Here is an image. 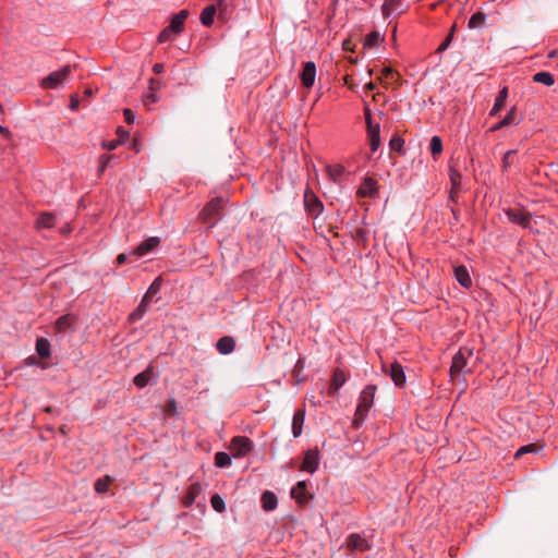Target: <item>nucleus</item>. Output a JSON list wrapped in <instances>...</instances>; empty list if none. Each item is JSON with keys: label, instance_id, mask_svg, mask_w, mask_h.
Instances as JSON below:
<instances>
[{"label": "nucleus", "instance_id": "obj_59", "mask_svg": "<svg viewBox=\"0 0 558 558\" xmlns=\"http://www.w3.org/2000/svg\"><path fill=\"white\" fill-rule=\"evenodd\" d=\"M342 46H343L344 50H352V48H351V40L350 39L344 40Z\"/></svg>", "mask_w": 558, "mask_h": 558}, {"label": "nucleus", "instance_id": "obj_1", "mask_svg": "<svg viewBox=\"0 0 558 558\" xmlns=\"http://www.w3.org/2000/svg\"><path fill=\"white\" fill-rule=\"evenodd\" d=\"M376 390L377 387L375 385H368L362 390L353 420V424L356 427L360 426L366 418L367 413L374 403Z\"/></svg>", "mask_w": 558, "mask_h": 558}, {"label": "nucleus", "instance_id": "obj_61", "mask_svg": "<svg viewBox=\"0 0 558 558\" xmlns=\"http://www.w3.org/2000/svg\"><path fill=\"white\" fill-rule=\"evenodd\" d=\"M84 95H85V96H88V97H89V96H92V95H93V90H92V88H86V89L84 90Z\"/></svg>", "mask_w": 558, "mask_h": 558}, {"label": "nucleus", "instance_id": "obj_27", "mask_svg": "<svg viewBox=\"0 0 558 558\" xmlns=\"http://www.w3.org/2000/svg\"><path fill=\"white\" fill-rule=\"evenodd\" d=\"M515 123H517V114H515V108L513 107L500 122H498L496 125H494L490 129V131L495 132L504 126H508L510 124H515Z\"/></svg>", "mask_w": 558, "mask_h": 558}, {"label": "nucleus", "instance_id": "obj_64", "mask_svg": "<svg viewBox=\"0 0 558 558\" xmlns=\"http://www.w3.org/2000/svg\"><path fill=\"white\" fill-rule=\"evenodd\" d=\"M46 411H47V412H50V411H51V408H50V407L46 408Z\"/></svg>", "mask_w": 558, "mask_h": 558}, {"label": "nucleus", "instance_id": "obj_20", "mask_svg": "<svg viewBox=\"0 0 558 558\" xmlns=\"http://www.w3.org/2000/svg\"><path fill=\"white\" fill-rule=\"evenodd\" d=\"M75 317L72 315H63L59 317L54 324V328L60 332H66L72 329Z\"/></svg>", "mask_w": 558, "mask_h": 558}, {"label": "nucleus", "instance_id": "obj_25", "mask_svg": "<svg viewBox=\"0 0 558 558\" xmlns=\"http://www.w3.org/2000/svg\"><path fill=\"white\" fill-rule=\"evenodd\" d=\"M217 9L214 4L207 5L201 13V22L203 25L209 27L214 23Z\"/></svg>", "mask_w": 558, "mask_h": 558}, {"label": "nucleus", "instance_id": "obj_24", "mask_svg": "<svg viewBox=\"0 0 558 558\" xmlns=\"http://www.w3.org/2000/svg\"><path fill=\"white\" fill-rule=\"evenodd\" d=\"M202 493V485L199 483H194L189 487L187 494L185 495L183 499L184 506L189 507L191 506L195 500L196 497Z\"/></svg>", "mask_w": 558, "mask_h": 558}, {"label": "nucleus", "instance_id": "obj_22", "mask_svg": "<svg viewBox=\"0 0 558 558\" xmlns=\"http://www.w3.org/2000/svg\"><path fill=\"white\" fill-rule=\"evenodd\" d=\"M234 345H235L234 339L232 337H229V336L220 338L218 340L217 344H216L217 350L221 354H229V353H231L234 350Z\"/></svg>", "mask_w": 558, "mask_h": 558}, {"label": "nucleus", "instance_id": "obj_49", "mask_svg": "<svg viewBox=\"0 0 558 558\" xmlns=\"http://www.w3.org/2000/svg\"><path fill=\"white\" fill-rule=\"evenodd\" d=\"M162 87V83L158 80L150 78L149 80V90L157 92Z\"/></svg>", "mask_w": 558, "mask_h": 558}, {"label": "nucleus", "instance_id": "obj_35", "mask_svg": "<svg viewBox=\"0 0 558 558\" xmlns=\"http://www.w3.org/2000/svg\"><path fill=\"white\" fill-rule=\"evenodd\" d=\"M54 226V216L51 215V214H43L38 219H37V227L38 228H52Z\"/></svg>", "mask_w": 558, "mask_h": 558}, {"label": "nucleus", "instance_id": "obj_47", "mask_svg": "<svg viewBox=\"0 0 558 558\" xmlns=\"http://www.w3.org/2000/svg\"><path fill=\"white\" fill-rule=\"evenodd\" d=\"M452 41V34H449L444 43L437 48V53H442L447 48L449 47L450 43Z\"/></svg>", "mask_w": 558, "mask_h": 558}, {"label": "nucleus", "instance_id": "obj_55", "mask_svg": "<svg viewBox=\"0 0 558 558\" xmlns=\"http://www.w3.org/2000/svg\"><path fill=\"white\" fill-rule=\"evenodd\" d=\"M0 134L8 138L11 136V132L9 131V129L2 125H0Z\"/></svg>", "mask_w": 558, "mask_h": 558}, {"label": "nucleus", "instance_id": "obj_2", "mask_svg": "<svg viewBox=\"0 0 558 558\" xmlns=\"http://www.w3.org/2000/svg\"><path fill=\"white\" fill-rule=\"evenodd\" d=\"M222 206L223 198H213L210 202L206 204V206L199 213V219L204 223H207L210 228H213L222 217Z\"/></svg>", "mask_w": 558, "mask_h": 558}, {"label": "nucleus", "instance_id": "obj_31", "mask_svg": "<svg viewBox=\"0 0 558 558\" xmlns=\"http://www.w3.org/2000/svg\"><path fill=\"white\" fill-rule=\"evenodd\" d=\"M36 351L40 357H48L50 355V343L45 338H39L36 342Z\"/></svg>", "mask_w": 558, "mask_h": 558}, {"label": "nucleus", "instance_id": "obj_50", "mask_svg": "<svg viewBox=\"0 0 558 558\" xmlns=\"http://www.w3.org/2000/svg\"><path fill=\"white\" fill-rule=\"evenodd\" d=\"M109 160H110V156L102 155L100 157L99 172H104L105 171Z\"/></svg>", "mask_w": 558, "mask_h": 558}, {"label": "nucleus", "instance_id": "obj_6", "mask_svg": "<svg viewBox=\"0 0 558 558\" xmlns=\"http://www.w3.org/2000/svg\"><path fill=\"white\" fill-rule=\"evenodd\" d=\"M505 215L512 223L523 228H529L531 223V214L521 209L509 208L505 210Z\"/></svg>", "mask_w": 558, "mask_h": 558}, {"label": "nucleus", "instance_id": "obj_48", "mask_svg": "<svg viewBox=\"0 0 558 558\" xmlns=\"http://www.w3.org/2000/svg\"><path fill=\"white\" fill-rule=\"evenodd\" d=\"M123 114H124V118H125V122L128 124H132L134 122L135 114H134V112L131 109H124Z\"/></svg>", "mask_w": 558, "mask_h": 558}, {"label": "nucleus", "instance_id": "obj_39", "mask_svg": "<svg viewBox=\"0 0 558 558\" xmlns=\"http://www.w3.org/2000/svg\"><path fill=\"white\" fill-rule=\"evenodd\" d=\"M450 181L452 184V190L458 189L461 184V174L453 168H450ZM451 197L453 198V191H451Z\"/></svg>", "mask_w": 558, "mask_h": 558}, {"label": "nucleus", "instance_id": "obj_63", "mask_svg": "<svg viewBox=\"0 0 558 558\" xmlns=\"http://www.w3.org/2000/svg\"><path fill=\"white\" fill-rule=\"evenodd\" d=\"M555 54H556V51L550 52V53H549V58H554V57H555Z\"/></svg>", "mask_w": 558, "mask_h": 558}, {"label": "nucleus", "instance_id": "obj_37", "mask_svg": "<svg viewBox=\"0 0 558 558\" xmlns=\"http://www.w3.org/2000/svg\"><path fill=\"white\" fill-rule=\"evenodd\" d=\"M327 172H328L329 178L332 181L337 182L343 174L344 167L341 165L329 166V167H327Z\"/></svg>", "mask_w": 558, "mask_h": 558}, {"label": "nucleus", "instance_id": "obj_54", "mask_svg": "<svg viewBox=\"0 0 558 558\" xmlns=\"http://www.w3.org/2000/svg\"><path fill=\"white\" fill-rule=\"evenodd\" d=\"M165 70V65L162 63H156L153 66V71L155 74H161Z\"/></svg>", "mask_w": 558, "mask_h": 558}, {"label": "nucleus", "instance_id": "obj_38", "mask_svg": "<svg viewBox=\"0 0 558 558\" xmlns=\"http://www.w3.org/2000/svg\"><path fill=\"white\" fill-rule=\"evenodd\" d=\"M215 464L219 468H226L231 464V458L226 452H217L215 456Z\"/></svg>", "mask_w": 558, "mask_h": 558}, {"label": "nucleus", "instance_id": "obj_15", "mask_svg": "<svg viewBox=\"0 0 558 558\" xmlns=\"http://www.w3.org/2000/svg\"><path fill=\"white\" fill-rule=\"evenodd\" d=\"M157 374L151 365H149L144 372L137 374L133 383L137 388L146 387L153 378H156Z\"/></svg>", "mask_w": 558, "mask_h": 558}, {"label": "nucleus", "instance_id": "obj_17", "mask_svg": "<svg viewBox=\"0 0 558 558\" xmlns=\"http://www.w3.org/2000/svg\"><path fill=\"white\" fill-rule=\"evenodd\" d=\"M187 16H189L187 10H181L179 13L173 15V17L171 19L170 24H169L170 29L173 31L174 33H179V34L182 33V31L184 29V23H185Z\"/></svg>", "mask_w": 558, "mask_h": 558}, {"label": "nucleus", "instance_id": "obj_13", "mask_svg": "<svg viewBox=\"0 0 558 558\" xmlns=\"http://www.w3.org/2000/svg\"><path fill=\"white\" fill-rule=\"evenodd\" d=\"M316 66L312 61L305 62L301 73V81L304 87L310 88L315 82Z\"/></svg>", "mask_w": 558, "mask_h": 558}, {"label": "nucleus", "instance_id": "obj_33", "mask_svg": "<svg viewBox=\"0 0 558 558\" xmlns=\"http://www.w3.org/2000/svg\"><path fill=\"white\" fill-rule=\"evenodd\" d=\"M399 73L395 72L391 68H384L381 70L380 80L386 84H391L399 78Z\"/></svg>", "mask_w": 558, "mask_h": 558}, {"label": "nucleus", "instance_id": "obj_18", "mask_svg": "<svg viewBox=\"0 0 558 558\" xmlns=\"http://www.w3.org/2000/svg\"><path fill=\"white\" fill-rule=\"evenodd\" d=\"M305 418V411L298 410L292 420V433L294 437H299L302 434L303 424Z\"/></svg>", "mask_w": 558, "mask_h": 558}, {"label": "nucleus", "instance_id": "obj_9", "mask_svg": "<svg viewBox=\"0 0 558 558\" xmlns=\"http://www.w3.org/2000/svg\"><path fill=\"white\" fill-rule=\"evenodd\" d=\"M304 205L310 215L317 217L323 210V204L318 197L311 191L304 194Z\"/></svg>", "mask_w": 558, "mask_h": 558}, {"label": "nucleus", "instance_id": "obj_40", "mask_svg": "<svg viewBox=\"0 0 558 558\" xmlns=\"http://www.w3.org/2000/svg\"><path fill=\"white\" fill-rule=\"evenodd\" d=\"M178 34L179 33H174L168 26L165 29H162L161 33L159 34L158 41L159 43L172 41L174 39V36L178 35Z\"/></svg>", "mask_w": 558, "mask_h": 558}, {"label": "nucleus", "instance_id": "obj_44", "mask_svg": "<svg viewBox=\"0 0 558 558\" xmlns=\"http://www.w3.org/2000/svg\"><path fill=\"white\" fill-rule=\"evenodd\" d=\"M159 100L158 96L156 95V92L149 90L143 96V102L145 106H148L149 104H155Z\"/></svg>", "mask_w": 558, "mask_h": 558}, {"label": "nucleus", "instance_id": "obj_23", "mask_svg": "<svg viewBox=\"0 0 558 558\" xmlns=\"http://www.w3.org/2000/svg\"><path fill=\"white\" fill-rule=\"evenodd\" d=\"M345 381L347 377L341 369H336L332 375L331 384L329 387V393L336 392L339 388H341L344 385Z\"/></svg>", "mask_w": 558, "mask_h": 558}, {"label": "nucleus", "instance_id": "obj_56", "mask_svg": "<svg viewBox=\"0 0 558 558\" xmlns=\"http://www.w3.org/2000/svg\"><path fill=\"white\" fill-rule=\"evenodd\" d=\"M395 3H396V0H386L383 5V10L385 11V10L390 9Z\"/></svg>", "mask_w": 558, "mask_h": 558}, {"label": "nucleus", "instance_id": "obj_11", "mask_svg": "<svg viewBox=\"0 0 558 558\" xmlns=\"http://www.w3.org/2000/svg\"><path fill=\"white\" fill-rule=\"evenodd\" d=\"M384 371L388 373L396 386L402 387L405 383V374L403 367L398 362L392 363L387 369L384 366Z\"/></svg>", "mask_w": 558, "mask_h": 558}, {"label": "nucleus", "instance_id": "obj_12", "mask_svg": "<svg viewBox=\"0 0 558 558\" xmlns=\"http://www.w3.org/2000/svg\"><path fill=\"white\" fill-rule=\"evenodd\" d=\"M160 243V239L158 236H151L142 242L137 247H135L132 251V254L142 257L149 252H151L154 248H156Z\"/></svg>", "mask_w": 558, "mask_h": 558}, {"label": "nucleus", "instance_id": "obj_45", "mask_svg": "<svg viewBox=\"0 0 558 558\" xmlns=\"http://www.w3.org/2000/svg\"><path fill=\"white\" fill-rule=\"evenodd\" d=\"M515 154V150H508L502 157V170L506 171L511 166L510 157Z\"/></svg>", "mask_w": 558, "mask_h": 558}, {"label": "nucleus", "instance_id": "obj_30", "mask_svg": "<svg viewBox=\"0 0 558 558\" xmlns=\"http://www.w3.org/2000/svg\"><path fill=\"white\" fill-rule=\"evenodd\" d=\"M485 21H486V15L483 12H476L469 20V27L471 29L481 28L484 26Z\"/></svg>", "mask_w": 558, "mask_h": 558}, {"label": "nucleus", "instance_id": "obj_42", "mask_svg": "<svg viewBox=\"0 0 558 558\" xmlns=\"http://www.w3.org/2000/svg\"><path fill=\"white\" fill-rule=\"evenodd\" d=\"M160 290V278L155 279V281L150 284L147 292L144 296L151 300L154 295H156Z\"/></svg>", "mask_w": 558, "mask_h": 558}, {"label": "nucleus", "instance_id": "obj_62", "mask_svg": "<svg viewBox=\"0 0 558 558\" xmlns=\"http://www.w3.org/2000/svg\"><path fill=\"white\" fill-rule=\"evenodd\" d=\"M454 31H456V25H453V26L451 27V29H450V33H449V34H452V35H453V34H454Z\"/></svg>", "mask_w": 558, "mask_h": 558}, {"label": "nucleus", "instance_id": "obj_16", "mask_svg": "<svg viewBox=\"0 0 558 558\" xmlns=\"http://www.w3.org/2000/svg\"><path fill=\"white\" fill-rule=\"evenodd\" d=\"M361 197H376L377 182L372 178H366L357 191Z\"/></svg>", "mask_w": 558, "mask_h": 558}, {"label": "nucleus", "instance_id": "obj_41", "mask_svg": "<svg viewBox=\"0 0 558 558\" xmlns=\"http://www.w3.org/2000/svg\"><path fill=\"white\" fill-rule=\"evenodd\" d=\"M211 506L213 508L217 511V512H223L225 509H226V505H225V501L223 499L218 495V494H215L213 497H211Z\"/></svg>", "mask_w": 558, "mask_h": 558}, {"label": "nucleus", "instance_id": "obj_8", "mask_svg": "<svg viewBox=\"0 0 558 558\" xmlns=\"http://www.w3.org/2000/svg\"><path fill=\"white\" fill-rule=\"evenodd\" d=\"M319 464V452L317 449H308L301 465L302 471L314 473Z\"/></svg>", "mask_w": 558, "mask_h": 558}, {"label": "nucleus", "instance_id": "obj_53", "mask_svg": "<svg viewBox=\"0 0 558 558\" xmlns=\"http://www.w3.org/2000/svg\"><path fill=\"white\" fill-rule=\"evenodd\" d=\"M119 144H120V141H110L105 144V148L108 150H113L118 147Z\"/></svg>", "mask_w": 558, "mask_h": 558}, {"label": "nucleus", "instance_id": "obj_4", "mask_svg": "<svg viewBox=\"0 0 558 558\" xmlns=\"http://www.w3.org/2000/svg\"><path fill=\"white\" fill-rule=\"evenodd\" d=\"M466 355H472V352L469 351V350H459L453 359H452V364H451V367H450V377L452 379H456L458 376H460L462 374V372L464 371L465 366H466Z\"/></svg>", "mask_w": 558, "mask_h": 558}, {"label": "nucleus", "instance_id": "obj_10", "mask_svg": "<svg viewBox=\"0 0 558 558\" xmlns=\"http://www.w3.org/2000/svg\"><path fill=\"white\" fill-rule=\"evenodd\" d=\"M347 547L349 550L351 551H359V553H363L367 549H369V544L368 542L362 537L360 534H351L348 538H347Z\"/></svg>", "mask_w": 558, "mask_h": 558}, {"label": "nucleus", "instance_id": "obj_5", "mask_svg": "<svg viewBox=\"0 0 558 558\" xmlns=\"http://www.w3.org/2000/svg\"><path fill=\"white\" fill-rule=\"evenodd\" d=\"M253 449V442L244 436H236L231 440L230 450L233 457L240 458Z\"/></svg>", "mask_w": 558, "mask_h": 558}, {"label": "nucleus", "instance_id": "obj_26", "mask_svg": "<svg viewBox=\"0 0 558 558\" xmlns=\"http://www.w3.org/2000/svg\"><path fill=\"white\" fill-rule=\"evenodd\" d=\"M262 507L265 511H271L277 507V497L272 492L266 490L262 495Z\"/></svg>", "mask_w": 558, "mask_h": 558}, {"label": "nucleus", "instance_id": "obj_46", "mask_svg": "<svg viewBox=\"0 0 558 558\" xmlns=\"http://www.w3.org/2000/svg\"><path fill=\"white\" fill-rule=\"evenodd\" d=\"M537 450V447L535 445H527V446H523L521 447L517 452H515V458H519L521 457L522 454L524 453H527V452H532V451H535Z\"/></svg>", "mask_w": 558, "mask_h": 558}, {"label": "nucleus", "instance_id": "obj_28", "mask_svg": "<svg viewBox=\"0 0 558 558\" xmlns=\"http://www.w3.org/2000/svg\"><path fill=\"white\" fill-rule=\"evenodd\" d=\"M384 35H381L378 31H373L369 33L364 39V48H373L378 45L380 41H384Z\"/></svg>", "mask_w": 558, "mask_h": 558}, {"label": "nucleus", "instance_id": "obj_57", "mask_svg": "<svg viewBox=\"0 0 558 558\" xmlns=\"http://www.w3.org/2000/svg\"><path fill=\"white\" fill-rule=\"evenodd\" d=\"M126 260V255L125 254H119L118 257H117V264L118 265H122L123 263H125Z\"/></svg>", "mask_w": 558, "mask_h": 558}, {"label": "nucleus", "instance_id": "obj_60", "mask_svg": "<svg viewBox=\"0 0 558 558\" xmlns=\"http://www.w3.org/2000/svg\"><path fill=\"white\" fill-rule=\"evenodd\" d=\"M365 88L368 90H373V89H375V84L373 82H369L365 85Z\"/></svg>", "mask_w": 558, "mask_h": 558}, {"label": "nucleus", "instance_id": "obj_14", "mask_svg": "<svg viewBox=\"0 0 558 558\" xmlns=\"http://www.w3.org/2000/svg\"><path fill=\"white\" fill-rule=\"evenodd\" d=\"M291 497L294 498L299 505H305L312 498V496L306 493V482H298L291 489Z\"/></svg>", "mask_w": 558, "mask_h": 558}, {"label": "nucleus", "instance_id": "obj_58", "mask_svg": "<svg viewBox=\"0 0 558 558\" xmlns=\"http://www.w3.org/2000/svg\"><path fill=\"white\" fill-rule=\"evenodd\" d=\"M174 411H175V401L172 399V400L169 401L168 412L173 413Z\"/></svg>", "mask_w": 558, "mask_h": 558}, {"label": "nucleus", "instance_id": "obj_21", "mask_svg": "<svg viewBox=\"0 0 558 558\" xmlns=\"http://www.w3.org/2000/svg\"><path fill=\"white\" fill-rule=\"evenodd\" d=\"M149 302H150L149 299H147L146 296H143L138 306L130 314L129 320L131 323H134V322L141 319L144 316V314L147 312Z\"/></svg>", "mask_w": 558, "mask_h": 558}, {"label": "nucleus", "instance_id": "obj_32", "mask_svg": "<svg viewBox=\"0 0 558 558\" xmlns=\"http://www.w3.org/2000/svg\"><path fill=\"white\" fill-rule=\"evenodd\" d=\"M533 81L546 86H551L555 83L554 76L549 72H538L534 74Z\"/></svg>", "mask_w": 558, "mask_h": 558}, {"label": "nucleus", "instance_id": "obj_36", "mask_svg": "<svg viewBox=\"0 0 558 558\" xmlns=\"http://www.w3.org/2000/svg\"><path fill=\"white\" fill-rule=\"evenodd\" d=\"M111 482H112V478L109 475L98 478L95 483V490L98 494L106 493L108 490V487L111 484Z\"/></svg>", "mask_w": 558, "mask_h": 558}, {"label": "nucleus", "instance_id": "obj_34", "mask_svg": "<svg viewBox=\"0 0 558 558\" xmlns=\"http://www.w3.org/2000/svg\"><path fill=\"white\" fill-rule=\"evenodd\" d=\"M430 153L433 155V158L436 159L442 151V142L439 136H433L430 140Z\"/></svg>", "mask_w": 558, "mask_h": 558}, {"label": "nucleus", "instance_id": "obj_52", "mask_svg": "<svg viewBox=\"0 0 558 558\" xmlns=\"http://www.w3.org/2000/svg\"><path fill=\"white\" fill-rule=\"evenodd\" d=\"M117 132L120 137V143L129 137V132L121 126L118 128Z\"/></svg>", "mask_w": 558, "mask_h": 558}, {"label": "nucleus", "instance_id": "obj_3", "mask_svg": "<svg viewBox=\"0 0 558 558\" xmlns=\"http://www.w3.org/2000/svg\"><path fill=\"white\" fill-rule=\"evenodd\" d=\"M72 66L64 65L61 70L51 72L48 76L41 80V87L46 89L57 88L63 81L71 74Z\"/></svg>", "mask_w": 558, "mask_h": 558}, {"label": "nucleus", "instance_id": "obj_29", "mask_svg": "<svg viewBox=\"0 0 558 558\" xmlns=\"http://www.w3.org/2000/svg\"><path fill=\"white\" fill-rule=\"evenodd\" d=\"M507 97H508V88L504 87L499 92V95L497 96V98L495 100L494 107L490 110V116H496L499 112V110L505 106Z\"/></svg>", "mask_w": 558, "mask_h": 558}, {"label": "nucleus", "instance_id": "obj_43", "mask_svg": "<svg viewBox=\"0 0 558 558\" xmlns=\"http://www.w3.org/2000/svg\"><path fill=\"white\" fill-rule=\"evenodd\" d=\"M403 144L404 141L401 137H393L389 142L390 149L395 151H401Z\"/></svg>", "mask_w": 558, "mask_h": 558}, {"label": "nucleus", "instance_id": "obj_19", "mask_svg": "<svg viewBox=\"0 0 558 558\" xmlns=\"http://www.w3.org/2000/svg\"><path fill=\"white\" fill-rule=\"evenodd\" d=\"M454 276L457 281L464 288H470L472 286V280L469 275L468 269L464 266H458L454 268Z\"/></svg>", "mask_w": 558, "mask_h": 558}, {"label": "nucleus", "instance_id": "obj_51", "mask_svg": "<svg viewBox=\"0 0 558 558\" xmlns=\"http://www.w3.org/2000/svg\"><path fill=\"white\" fill-rule=\"evenodd\" d=\"M78 105H80L78 97L76 95H72L71 99H70V108L72 110H77Z\"/></svg>", "mask_w": 558, "mask_h": 558}, {"label": "nucleus", "instance_id": "obj_7", "mask_svg": "<svg viewBox=\"0 0 558 558\" xmlns=\"http://www.w3.org/2000/svg\"><path fill=\"white\" fill-rule=\"evenodd\" d=\"M366 123H367V134L369 138V146L371 150L375 153L378 147L380 146V138H379V125L372 123V116L369 110H366Z\"/></svg>", "mask_w": 558, "mask_h": 558}]
</instances>
